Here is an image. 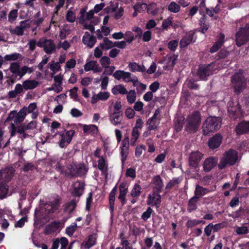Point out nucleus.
<instances>
[{"label":"nucleus","mask_w":249,"mask_h":249,"mask_svg":"<svg viewBox=\"0 0 249 249\" xmlns=\"http://www.w3.org/2000/svg\"><path fill=\"white\" fill-rule=\"evenodd\" d=\"M187 129L190 131H195L199 127L201 122L200 113L197 111L194 112L187 118Z\"/></svg>","instance_id":"5"},{"label":"nucleus","mask_w":249,"mask_h":249,"mask_svg":"<svg viewBox=\"0 0 249 249\" xmlns=\"http://www.w3.org/2000/svg\"><path fill=\"white\" fill-rule=\"evenodd\" d=\"M249 40V24L244 27L241 28L236 34V43L238 46H241Z\"/></svg>","instance_id":"6"},{"label":"nucleus","mask_w":249,"mask_h":249,"mask_svg":"<svg viewBox=\"0 0 249 249\" xmlns=\"http://www.w3.org/2000/svg\"><path fill=\"white\" fill-rule=\"evenodd\" d=\"M8 186L5 183H0V198L3 199L7 196Z\"/></svg>","instance_id":"41"},{"label":"nucleus","mask_w":249,"mask_h":249,"mask_svg":"<svg viewBox=\"0 0 249 249\" xmlns=\"http://www.w3.org/2000/svg\"><path fill=\"white\" fill-rule=\"evenodd\" d=\"M81 20L82 24L84 27V29L89 30L92 32H93V31L94 30V27L93 25L91 24L90 21H89V20L86 19Z\"/></svg>","instance_id":"52"},{"label":"nucleus","mask_w":249,"mask_h":249,"mask_svg":"<svg viewBox=\"0 0 249 249\" xmlns=\"http://www.w3.org/2000/svg\"><path fill=\"white\" fill-rule=\"evenodd\" d=\"M84 68L86 71H92L94 73L100 72L102 70L97 62L94 60L87 62L84 65Z\"/></svg>","instance_id":"18"},{"label":"nucleus","mask_w":249,"mask_h":249,"mask_svg":"<svg viewBox=\"0 0 249 249\" xmlns=\"http://www.w3.org/2000/svg\"><path fill=\"white\" fill-rule=\"evenodd\" d=\"M20 56V54L18 53L7 54L4 56V59L6 61H15L18 59Z\"/></svg>","instance_id":"58"},{"label":"nucleus","mask_w":249,"mask_h":249,"mask_svg":"<svg viewBox=\"0 0 249 249\" xmlns=\"http://www.w3.org/2000/svg\"><path fill=\"white\" fill-rule=\"evenodd\" d=\"M160 111L159 109L155 110L153 116L148 119L146 125L149 129L155 130L157 128L160 121Z\"/></svg>","instance_id":"11"},{"label":"nucleus","mask_w":249,"mask_h":249,"mask_svg":"<svg viewBox=\"0 0 249 249\" xmlns=\"http://www.w3.org/2000/svg\"><path fill=\"white\" fill-rule=\"evenodd\" d=\"M24 88L23 85L20 84H17L16 85L14 89L10 91L8 93V96L9 98H15L18 95H21L24 93Z\"/></svg>","instance_id":"25"},{"label":"nucleus","mask_w":249,"mask_h":249,"mask_svg":"<svg viewBox=\"0 0 249 249\" xmlns=\"http://www.w3.org/2000/svg\"><path fill=\"white\" fill-rule=\"evenodd\" d=\"M238 160V155L236 151L229 149L225 152L220 160L218 167L220 169H224L227 165H234Z\"/></svg>","instance_id":"1"},{"label":"nucleus","mask_w":249,"mask_h":249,"mask_svg":"<svg viewBox=\"0 0 249 249\" xmlns=\"http://www.w3.org/2000/svg\"><path fill=\"white\" fill-rule=\"evenodd\" d=\"M210 192V190H209L208 189L204 188L201 186L197 185L196 186L194 192V196L196 197H197L199 199L200 197L208 194Z\"/></svg>","instance_id":"35"},{"label":"nucleus","mask_w":249,"mask_h":249,"mask_svg":"<svg viewBox=\"0 0 249 249\" xmlns=\"http://www.w3.org/2000/svg\"><path fill=\"white\" fill-rule=\"evenodd\" d=\"M228 111L231 118L236 119L240 117L242 112L237 102L230 101L228 103Z\"/></svg>","instance_id":"9"},{"label":"nucleus","mask_w":249,"mask_h":249,"mask_svg":"<svg viewBox=\"0 0 249 249\" xmlns=\"http://www.w3.org/2000/svg\"><path fill=\"white\" fill-rule=\"evenodd\" d=\"M112 92L114 95H117L118 94L124 95L127 93V90L124 85H118L115 86L112 89Z\"/></svg>","instance_id":"40"},{"label":"nucleus","mask_w":249,"mask_h":249,"mask_svg":"<svg viewBox=\"0 0 249 249\" xmlns=\"http://www.w3.org/2000/svg\"><path fill=\"white\" fill-rule=\"evenodd\" d=\"M71 32V26L68 24H65L60 30L59 36L61 39H64L67 36L70 34Z\"/></svg>","instance_id":"39"},{"label":"nucleus","mask_w":249,"mask_h":249,"mask_svg":"<svg viewBox=\"0 0 249 249\" xmlns=\"http://www.w3.org/2000/svg\"><path fill=\"white\" fill-rule=\"evenodd\" d=\"M120 194L118 196V199L121 202L122 204L123 205L126 202L125 199V196L126 195L128 190L126 183H122L119 186Z\"/></svg>","instance_id":"19"},{"label":"nucleus","mask_w":249,"mask_h":249,"mask_svg":"<svg viewBox=\"0 0 249 249\" xmlns=\"http://www.w3.org/2000/svg\"><path fill=\"white\" fill-rule=\"evenodd\" d=\"M199 200L197 197L195 196L189 199L188 204V211L190 213L195 211L197 209V203Z\"/></svg>","instance_id":"36"},{"label":"nucleus","mask_w":249,"mask_h":249,"mask_svg":"<svg viewBox=\"0 0 249 249\" xmlns=\"http://www.w3.org/2000/svg\"><path fill=\"white\" fill-rule=\"evenodd\" d=\"M231 80L235 91L238 93L246 87V79L242 72L236 73L232 76Z\"/></svg>","instance_id":"3"},{"label":"nucleus","mask_w":249,"mask_h":249,"mask_svg":"<svg viewBox=\"0 0 249 249\" xmlns=\"http://www.w3.org/2000/svg\"><path fill=\"white\" fill-rule=\"evenodd\" d=\"M224 38V35L222 33L219 34L217 36V41L210 49V52L211 53H213L217 52L223 44L225 41Z\"/></svg>","instance_id":"27"},{"label":"nucleus","mask_w":249,"mask_h":249,"mask_svg":"<svg viewBox=\"0 0 249 249\" xmlns=\"http://www.w3.org/2000/svg\"><path fill=\"white\" fill-rule=\"evenodd\" d=\"M100 62L102 66L104 68L110 65V59L107 56H103L101 58Z\"/></svg>","instance_id":"62"},{"label":"nucleus","mask_w":249,"mask_h":249,"mask_svg":"<svg viewBox=\"0 0 249 249\" xmlns=\"http://www.w3.org/2000/svg\"><path fill=\"white\" fill-rule=\"evenodd\" d=\"M147 205L152 206H155L157 208H159L161 203V196L158 193L154 192L148 195L146 201Z\"/></svg>","instance_id":"14"},{"label":"nucleus","mask_w":249,"mask_h":249,"mask_svg":"<svg viewBox=\"0 0 249 249\" xmlns=\"http://www.w3.org/2000/svg\"><path fill=\"white\" fill-rule=\"evenodd\" d=\"M128 67L133 72H142L146 71L145 67L143 65H139L136 62H131L128 64Z\"/></svg>","instance_id":"33"},{"label":"nucleus","mask_w":249,"mask_h":249,"mask_svg":"<svg viewBox=\"0 0 249 249\" xmlns=\"http://www.w3.org/2000/svg\"><path fill=\"white\" fill-rule=\"evenodd\" d=\"M180 181L181 179L179 178H174L167 183L166 186V189H170L176 185L178 184Z\"/></svg>","instance_id":"57"},{"label":"nucleus","mask_w":249,"mask_h":249,"mask_svg":"<svg viewBox=\"0 0 249 249\" xmlns=\"http://www.w3.org/2000/svg\"><path fill=\"white\" fill-rule=\"evenodd\" d=\"M96 237L95 235H90L81 245V249H89L95 244Z\"/></svg>","instance_id":"23"},{"label":"nucleus","mask_w":249,"mask_h":249,"mask_svg":"<svg viewBox=\"0 0 249 249\" xmlns=\"http://www.w3.org/2000/svg\"><path fill=\"white\" fill-rule=\"evenodd\" d=\"M203 155L198 151L192 152L189 157V163L190 167L196 169L198 167L200 161L203 158Z\"/></svg>","instance_id":"10"},{"label":"nucleus","mask_w":249,"mask_h":249,"mask_svg":"<svg viewBox=\"0 0 249 249\" xmlns=\"http://www.w3.org/2000/svg\"><path fill=\"white\" fill-rule=\"evenodd\" d=\"M34 71L32 68H29L27 66H23L21 68H19V71L18 76L21 78L26 73H31Z\"/></svg>","instance_id":"46"},{"label":"nucleus","mask_w":249,"mask_h":249,"mask_svg":"<svg viewBox=\"0 0 249 249\" xmlns=\"http://www.w3.org/2000/svg\"><path fill=\"white\" fill-rule=\"evenodd\" d=\"M59 223L56 222H52L50 225H48L45 229V233L46 234H50L53 232L55 229L58 226Z\"/></svg>","instance_id":"49"},{"label":"nucleus","mask_w":249,"mask_h":249,"mask_svg":"<svg viewBox=\"0 0 249 249\" xmlns=\"http://www.w3.org/2000/svg\"><path fill=\"white\" fill-rule=\"evenodd\" d=\"M57 4L56 5L55 8L53 9L52 14V17L51 20V24H54L56 22V16L58 14V11L60 9L63 7L65 3V0H56Z\"/></svg>","instance_id":"29"},{"label":"nucleus","mask_w":249,"mask_h":249,"mask_svg":"<svg viewBox=\"0 0 249 249\" xmlns=\"http://www.w3.org/2000/svg\"><path fill=\"white\" fill-rule=\"evenodd\" d=\"M80 13L81 14V19L89 20L93 18L94 11L93 10H90L86 14H85L84 12L82 11H81Z\"/></svg>","instance_id":"56"},{"label":"nucleus","mask_w":249,"mask_h":249,"mask_svg":"<svg viewBox=\"0 0 249 249\" xmlns=\"http://www.w3.org/2000/svg\"><path fill=\"white\" fill-rule=\"evenodd\" d=\"M25 117V113L21 109L18 112H17V115L14 120V124L21 123L24 121Z\"/></svg>","instance_id":"43"},{"label":"nucleus","mask_w":249,"mask_h":249,"mask_svg":"<svg viewBox=\"0 0 249 249\" xmlns=\"http://www.w3.org/2000/svg\"><path fill=\"white\" fill-rule=\"evenodd\" d=\"M39 83L37 81L33 79H28L22 82L24 90H31L36 88Z\"/></svg>","instance_id":"30"},{"label":"nucleus","mask_w":249,"mask_h":249,"mask_svg":"<svg viewBox=\"0 0 249 249\" xmlns=\"http://www.w3.org/2000/svg\"><path fill=\"white\" fill-rule=\"evenodd\" d=\"M216 63H212L207 66H201L199 67L198 75L203 80H206L207 77L212 75L218 69Z\"/></svg>","instance_id":"4"},{"label":"nucleus","mask_w":249,"mask_h":249,"mask_svg":"<svg viewBox=\"0 0 249 249\" xmlns=\"http://www.w3.org/2000/svg\"><path fill=\"white\" fill-rule=\"evenodd\" d=\"M131 138V145L134 146L140 136V130L135 128L132 129Z\"/></svg>","instance_id":"44"},{"label":"nucleus","mask_w":249,"mask_h":249,"mask_svg":"<svg viewBox=\"0 0 249 249\" xmlns=\"http://www.w3.org/2000/svg\"><path fill=\"white\" fill-rule=\"evenodd\" d=\"M74 131L71 129L67 131L65 133H58L61 136V140L59 143L61 148H64L70 143L74 134Z\"/></svg>","instance_id":"13"},{"label":"nucleus","mask_w":249,"mask_h":249,"mask_svg":"<svg viewBox=\"0 0 249 249\" xmlns=\"http://www.w3.org/2000/svg\"><path fill=\"white\" fill-rule=\"evenodd\" d=\"M146 147L144 145L142 144L137 146L135 149V154L136 157H140L142 154L143 151L145 150Z\"/></svg>","instance_id":"60"},{"label":"nucleus","mask_w":249,"mask_h":249,"mask_svg":"<svg viewBox=\"0 0 249 249\" xmlns=\"http://www.w3.org/2000/svg\"><path fill=\"white\" fill-rule=\"evenodd\" d=\"M194 35V33L192 32L186 34L180 41V47L184 48L189 45L193 41Z\"/></svg>","instance_id":"20"},{"label":"nucleus","mask_w":249,"mask_h":249,"mask_svg":"<svg viewBox=\"0 0 249 249\" xmlns=\"http://www.w3.org/2000/svg\"><path fill=\"white\" fill-rule=\"evenodd\" d=\"M222 137L219 134H217L215 135L213 137L210 139L208 142L209 146L211 149H215L218 147L221 142Z\"/></svg>","instance_id":"24"},{"label":"nucleus","mask_w":249,"mask_h":249,"mask_svg":"<svg viewBox=\"0 0 249 249\" xmlns=\"http://www.w3.org/2000/svg\"><path fill=\"white\" fill-rule=\"evenodd\" d=\"M201 223H204V222L196 219H190L187 221L186 226L187 228H191L197 226Z\"/></svg>","instance_id":"53"},{"label":"nucleus","mask_w":249,"mask_h":249,"mask_svg":"<svg viewBox=\"0 0 249 249\" xmlns=\"http://www.w3.org/2000/svg\"><path fill=\"white\" fill-rule=\"evenodd\" d=\"M60 205L58 199H55L53 201L50 202L49 203L45 204L44 210L45 214H49L53 213L55 210H57Z\"/></svg>","instance_id":"22"},{"label":"nucleus","mask_w":249,"mask_h":249,"mask_svg":"<svg viewBox=\"0 0 249 249\" xmlns=\"http://www.w3.org/2000/svg\"><path fill=\"white\" fill-rule=\"evenodd\" d=\"M15 170L12 167H8L0 171V181L1 182H9L13 177Z\"/></svg>","instance_id":"12"},{"label":"nucleus","mask_w":249,"mask_h":249,"mask_svg":"<svg viewBox=\"0 0 249 249\" xmlns=\"http://www.w3.org/2000/svg\"><path fill=\"white\" fill-rule=\"evenodd\" d=\"M127 100L130 103H133L136 99V95L135 90H130L129 92H127Z\"/></svg>","instance_id":"51"},{"label":"nucleus","mask_w":249,"mask_h":249,"mask_svg":"<svg viewBox=\"0 0 249 249\" xmlns=\"http://www.w3.org/2000/svg\"><path fill=\"white\" fill-rule=\"evenodd\" d=\"M235 232L237 235H243L249 233V227L243 226L236 228Z\"/></svg>","instance_id":"50"},{"label":"nucleus","mask_w":249,"mask_h":249,"mask_svg":"<svg viewBox=\"0 0 249 249\" xmlns=\"http://www.w3.org/2000/svg\"><path fill=\"white\" fill-rule=\"evenodd\" d=\"M141 186L138 184H135L131 191V195L133 197L139 196L141 193Z\"/></svg>","instance_id":"47"},{"label":"nucleus","mask_w":249,"mask_h":249,"mask_svg":"<svg viewBox=\"0 0 249 249\" xmlns=\"http://www.w3.org/2000/svg\"><path fill=\"white\" fill-rule=\"evenodd\" d=\"M82 41L85 45L91 48L95 44L96 38L95 36L90 35L89 32H86L83 36Z\"/></svg>","instance_id":"21"},{"label":"nucleus","mask_w":249,"mask_h":249,"mask_svg":"<svg viewBox=\"0 0 249 249\" xmlns=\"http://www.w3.org/2000/svg\"><path fill=\"white\" fill-rule=\"evenodd\" d=\"M19 68L20 67L18 63L13 62L10 64L9 69L13 74H15L18 76Z\"/></svg>","instance_id":"48"},{"label":"nucleus","mask_w":249,"mask_h":249,"mask_svg":"<svg viewBox=\"0 0 249 249\" xmlns=\"http://www.w3.org/2000/svg\"><path fill=\"white\" fill-rule=\"evenodd\" d=\"M152 184H153L154 190L157 191V193L161 191L163 187V182L160 176H156L153 177Z\"/></svg>","instance_id":"32"},{"label":"nucleus","mask_w":249,"mask_h":249,"mask_svg":"<svg viewBox=\"0 0 249 249\" xmlns=\"http://www.w3.org/2000/svg\"><path fill=\"white\" fill-rule=\"evenodd\" d=\"M124 36H125L126 37V41L129 44L133 42V41L135 38H136L132 32L130 31H127L125 32V33L124 34Z\"/></svg>","instance_id":"54"},{"label":"nucleus","mask_w":249,"mask_h":249,"mask_svg":"<svg viewBox=\"0 0 249 249\" xmlns=\"http://www.w3.org/2000/svg\"><path fill=\"white\" fill-rule=\"evenodd\" d=\"M36 103H32L30 104L28 107H24L21 108V110L23 111L26 116L27 113H33V112L36 111Z\"/></svg>","instance_id":"42"},{"label":"nucleus","mask_w":249,"mask_h":249,"mask_svg":"<svg viewBox=\"0 0 249 249\" xmlns=\"http://www.w3.org/2000/svg\"><path fill=\"white\" fill-rule=\"evenodd\" d=\"M46 89L48 91L53 90L55 92L58 93L62 90L63 88L61 86L54 83L51 87L47 88Z\"/></svg>","instance_id":"59"},{"label":"nucleus","mask_w":249,"mask_h":249,"mask_svg":"<svg viewBox=\"0 0 249 249\" xmlns=\"http://www.w3.org/2000/svg\"><path fill=\"white\" fill-rule=\"evenodd\" d=\"M221 120L219 117H209L207 118L203 125V131L205 135L210 132L217 131L221 127Z\"/></svg>","instance_id":"2"},{"label":"nucleus","mask_w":249,"mask_h":249,"mask_svg":"<svg viewBox=\"0 0 249 249\" xmlns=\"http://www.w3.org/2000/svg\"><path fill=\"white\" fill-rule=\"evenodd\" d=\"M25 131H27V130H32L33 129H35L36 127V122L35 121H32L29 123H28L27 124H23Z\"/></svg>","instance_id":"61"},{"label":"nucleus","mask_w":249,"mask_h":249,"mask_svg":"<svg viewBox=\"0 0 249 249\" xmlns=\"http://www.w3.org/2000/svg\"><path fill=\"white\" fill-rule=\"evenodd\" d=\"M76 223H74L73 225L67 227L66 229V233L69 236L72 235L76 229Z\"/></svg>","instance_id":"63"},{"label":"nucleus","mask_w":249,"mask_h":249,"mask_svg":"<svg viewBox=\"0 0 249 249\" xmlns=\"http://www.w3.org/2000/svg\"><path fill=\"white\" fill-rule=\"evenodd\" d=\"M115 42L109 40L107 37L103 38L102 43L100 44V47L103 50H108L114 47Z\"/></svg>","instance_id":"37"},{"label":"nucleus","mask_w":249,"mask_h":249,"mask_svg":"<svg viewBox=\"0 0 249 249\" xmlns=\"http://www.w3.org/2000/svg\"><path fill=\"white\" fill-rule=\"evenodd\" d=\"M18 10L14 9L11 10L8 15V21L13 23L18 17Z\"/></svg>","instance_id":"55"},{"label":"nucleus","mask_w":249,"mask_h":249,"mask_svg":"<svg viewBox=\"0 0 249 249\" xmlns=\"http://www.w3.org/2000/svg\"><path fill=\"white\" fill-rule=\"evenodd\" d=\"M123 114H109V119L111 124L117 126L122 124Z\"/></svg>","instance_id":"31"},{"label":"nucleus","mask_w":249,"mask_h":249,"mask_svg":"<svg viewBox=\"0 0 249 249\" xmlns=\"http://www.w3.org/2000/svg\"><path fill=\"white\" fill-rule=\"evenodd\" d=\"M180 9V6L174 1L171 2L168 6V10L172 13H178Z\"/></svg>","instance_id":"45"},{"label":"nucleus","mask_w":249,"mask_h":249,"mask_svg":"<svg viewBox=\"0 0 249 249\" xmlns=\"http://www.w3.org/2000/svg\"><path fill=\"white\" fill-rule=\"evenodd\" d=\"M31 23L32 21L30 20L21 21L19 25L17 26L15 28L10 27L9 30L11 34L22 36L24 34V31L31 27Z\"/></svg>","instance_id":"8"},{"label":"nucleus","mask_w":249,"mask_h":249,"mask_svg":"<svg viewBox=\"0 0 249 249\" xmlns=\"http://www.w3.org/2000/svg\"><path fill=\"white\" fill-rule=\"evenodd\" d=\"M71 169L72 170L71 171V172L72 174H76L79 176L85 175L88 171V168L83 163L73 165Z\"/></svg>","instance_id":"17"},{"label":"nucleus","mask_w":249,"mask_h":249,"mask_svg":"<svg viewBox=\"0 0 249 249\" xmlns=\"http://www.w3.org/2000/svg\"><path fill=\"white\" fill-rule=\"evenodd\" d=\"M85 184L83 182L79 181L75 182L73 184V191L72 194L77 196H81L84 192Z\"/></svg>","instance_id":"28"},{"label":"nucleus","mask_w":249,"mask_h":249,"mask_svg":"<svg viewBox=\"0 0 249 249\" xmlns=\"http://www.w3.org/2000/svg\"><path fill=\"white\" fill-rule=\"evenodd\" d=\"M218 159L216 158L209 157L206 159L202 164L203 170L206 172L210 171L216 165Z\"/></svg>","instance_id":"15"},{"label":"nucleus","mask_w":249,"mask_h":249,"mask_svg":"<svg viewBox=\"0 0 249 249\" xmlns=\"http://www.w3.org/2000/svg\"><path fill=\"white\" fill-rule=\"evenodd\" d=\"M83 131L87 135H94L97 134L98 130V127L94 124H85L83 125Z\"/></svg>","instance_id":"34"},{"label":"nucleus","mask_w":249,"mask_h":249,"mask_svg":"<svg viewBox=\"0 0 249 249\" xmlns=\"http://www.w3.org/2000/svg\"><path fill=\"white\" fill-rule=\"evenodd\" d=\"M66 19L70 22H74L75 20V14L72 11L69 10L66 14Z\"/></svg>","instance_id":"64"},{"label":"nucleus","mask_w":249,"mask_h":249,"mask_svg":"<svg viewBox=\"0 0 249 249\" xmlns=\"http://www.w3.org/2000/svg\"><path fill=\"white\" fill-rule=\"evenodd\" d=\"M113 77L117 80L122 79L125 82H129L131 74L128 71H125L123 70H118L115 71L113 74Z\"/></svg>","instance_id":"16"},{"label":"nucleus","mask_w":249,"mask_h":249,"mask_svg":"<svg viewBox=\"0 0 249 249\" xmlns=\"http://www.w3.org/2000/svg\"><path fill=\"white\" fill-rule=\"evenodd\" d=\"M98 168L104 173H107V161L104 157H101L98 161Z\"/></svg>","instance_id":"38"},{"label":"nucleus","mask_w":249,"mask_h":249,"mask_svg":"<svg viewBox=\"0 0 249 249\" xmlns=\"http://www.w3.org/2000/svg\"><path fill=\"white\" fill-rule=\"evenodd\" d=\"M37 46L43 48L44 52L48 54L55 51L56 47L53 40L44 38H40L37 43Z\"/></svg>","instance_id":"7"},{"label":"nucleus","mask_w":249,"mask_h":249,"mask_svg":"<svg viewBox=\"0 0 249 249\" xmlns=\"http://www.w3.org/2000/svg\"><path fill=\"white\" fill-rule=\"evenodd\" d=\"M237 135H242L249 132V122L243 121L239 123L235 128Z\"/></svg>","instance_id":"26"}]
</instances>
